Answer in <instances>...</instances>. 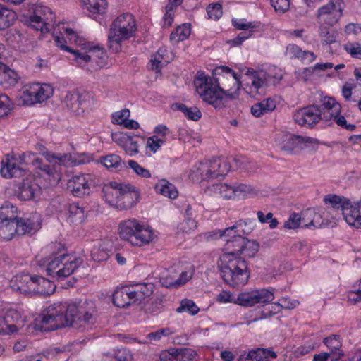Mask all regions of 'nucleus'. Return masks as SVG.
<instances>
[{
  "mask_svg": "<svg viewBox=\"0 0 361 361\" xmlns=\"http://www.w3.org/2000/svg\"><path fill=\"white\" fill-rule=\"evenodd\" d=\"M314 209H307L301 212V220L303 226L305 228L313 227Z\"/></svg>",
  "mask_w": 361,
  "mask_h": 361,
  "instance_id": "obj_58",
  "label": "nucleus"
},
{
  "mask_svg": "<svg viewBox=\"0 0 361 361\" xmlns=\"http://www.w3.org/2000/svg\"><path fill=\"white\" fill-rule=\"evenodd\" d=\"M235 197H247L250 195H256L257 190L252 185L240 183L234 185Z\"/></svg>",
  "mask_w": 361,
  "mask_h": 361,
  "instance_id": "obj_49",
  "label": "nucleus"
},
{
  "mask_svg": "<svg viewBox=\"0 0 361 361\" xmlns=\"http://www.w3.org/2000/svg\"><path fill=\"white\" fill-rule=\"evenodd\" d=\"M16 13L5 6L0 5V30L11 26L16 20Z\"/></svg>",
  "mask_w": 361,
  "mask_h": 361,
  "instance_id": "obj_42",
  "label": "nucleus"
},
{
  "mask_svg": "<svg viewBox=\"0 0 361 361\" xmlns=\"http://www.w3.org/2000/svg\"><path fill=\"white\" fill-rule=\"evenodd\" d=\"M130 111L128 109H123L115 111L111 115V122L114 124L122 126L128 129H137L140 127L139 123L133 119H129Z\"/></svg>",
  "mask_w": 361,
  "mask_h": 361,
  "instance_id": "obj_30",
  "label": "nucleus"
},
{
  "mask_svg": "<svg viewBox=\"0 0 361 361\" xmlns=\"http://www.w3.org/2000/svg\"><path fill=\"white\" fill-rule=\"evenodd\" d=\"M248 81L244 85L245 91L251 96L259 93L260 89L275 85L282 79L281 71L275 66H269L266 70L255 71L248 68L245 73Z\"/></svg>",
  "mask_w": 361,
  "mask_h": 361,
  "instance_id": "obj_8",
  "label": "nucleus"
},
{
  "mask_svg": "<svg viewBox=\"0 0 361 361\" xmlns=\"http://www.w3.org/2000/svg\"><path fill=\"white\" fill-rule=\"evenodd\" d=\"M82 6L89 12L91 18L97 20L107 8L106 0H80Z\"/></svg>",
  "mask_w": 361,
  "mask_h": 361,
  "instance_id": "obj_28",
  "label": "nucleus"
},
{
  "mask_svg": "<svg viewBox=\"0 0 361 361\" xmlns=\"http://www.w3.org/2000/svg\"><path fill=\"white\" fill-rule=\"evenodd\" d=\"M97 162L112 173L121 171L127 167L121 159H97Z\"/></svg>",
  "mask_w": 361,
  "mask_h": 361,
  "instance_id": "obj_46",
  "label": "nucleus"
},
{
  "mask_svg": "<svg viewBox=\"0 0 361 361\" xmlns=\"http://www.w3.org/2000/svg\"><path fill=\"white\" fill-rule=\"evenodd\" d=\"M323 45L329 47V51L333 54L340 47L339 42L337 41V35L327 32L326 35L322 39Z\"/></svg>",
  "mask_w": 361,
  "mask_h": 361,
  "instance_id": "obj_51",
  "label": "nucleus"
},
{
  "mask_svg": "<svg viewBox=\"0 0 361 361\" xmlns=\"http://www.w3.org/2000/svg\"><path fill=\"white\" fill-rule=\"evenodd\" d=\"M200 311V308L195 302L190 299H183L181 300L180 306L176 309L178 313L188 312L191 315L197 314Z\"/></svg>",
  "mask_w": 361,
  "mask_h": 361,
  "instance_id": "obj_47",
  "label": "nucleus"
},
{
  "mask_svg": "<svg viewBox=\"0 0 361 361\" xmlns=\"http://www.w3.org/2000/svg\"><path fill=\"white\" fill-rule=\"evenodd\" d=\"M193 274L194 268L192 265L188 266L185 270L181 272L180 274L178 273V287L183 284H185L188 281H189L192 277Z\"/></svg>",
  "mask_w": 361,
  "mask_h": 361,
  "instance_id": "obj_63",
  "label": "nucleus"
},
{
  "mask_svg": "<svg viewBox=\"0 0 361 361\" xmlns=\"http://www.w3.org/2000/svg\"><path fill=\"white\" fill-rule=\"evenodd\" d=\"M172 54L166 47H161L152 56L150 60L151 68L159 72L160 70L171 61H172Z\"/></svg>",
  "mask_w": 361,
  "mask_h": 361,
  "instance_id": "obj_33",
  "label": "nucleus"
},
{
  "mask_svg": "<svg viewBox=\"0 0 361 361\" xmlns=\"http://www.w3.org/2000/svg\"><path fill=\"white\" fill-rule=\"evenodd\" d=\"M178 271L174 267H170L163 270L159 276L161 285L166 288L178 287Z\"/></svg>",
  "mask_w": 361,
  "mask_h": 361,
  "instance_id": "obj_40",
  "label": "nucleus"
},
{
  "mask_svg": "<svg viewBox=\"0 0 361 361\" xmlns=\"http://www.w3.org/2000/svg\"><path fill=\"white\" fill-rule=\"evenodd\" d=\"M322 119L334 121L338 126L348 130H353L355 126L348 123L346 118L341 115V105L334 97L325 96L320 99Z\"/></svg>",
  "mask_w": 361,
  "mask_h": 361,
  "instance_id": "obj_13",
  "label": "nucleus"
},
{
  "mask_svg": "<svg viewBox=\"0 0 361 361\" xmlns=\"http://www.w3.org/2000/svg\"><path fill=\"white\" fill-rule=\"evenodd\" d=\"M36 327L41 331H50L66 326L91 327L97 321V310L93 304L84 302L76 303L59 302L49 306L36 319Z\"/></svg>",
  "mask_w": 361,
  "mask_h": 361,
  "instance_id": "obj_3",
  "label": "nucleus"
},
{
  "mask_svg": "<svg viewBox=\"0 0 361 361\" xmlns=\"http://www.w3.org/2000/svg\"><path fill=\"white\" fill-rule=\"evenodd\" d=\"M323 343L330 349L331 352L341 350L342 343L340 336L338 335H332L324 339Z\"/></svg>",
  "mask_w": 361,
  "mask_h": 361,
  "instance_id": "obj_53",
  "label": "nucleus"
},
{
  "mask_svg": "<svg viewBox=\"0 0 361 361\" xmlns=\"http://www.w3.org/2000/svg\"><path fill=\"white\" fill-rule=\"evenodd\" d=\"M298 305V300H291L289 298H281L278 302H274L275 312H279L281 309H293Z\"/></svg>",
  "mask_w": 361,
  "mask_h": 361,
  "instance_id": "obj_52",
  "label": "nucleus"
},
{
  "mask_svg": "<svg viewBox=\"0 0 361 361\" xmlns=\"http://www.w3.org/2000/svg\"><path fill=\"white\" fill-rule=\"evenodd\" d=\"M302 51L303 50L298 45L290 44L287 46L285 54L286 56L290 59H298L300 60Z\"/></svg>",
  "mask_w": 361,
  "mask_h": 361,
  "instance_id": "obj_62",
  "label": "nucleus"
},
{
  "mask_svg": "<svg viewBox=\"0 0 361 361\" xmlns=\"http://www.w3.org/2000/svg\"><path fill=\"white\" fill-rule=\"evenodd\" d=\"M113 302L118 307H126L136 304L130 286H125L116 290L113 294Z\"/></svg>",
  "mask_w": 361,
  "mask_h": 361,
  "instance_id": "obj_29",
  "label": "nucleus"
},
{
  "mask_svg": "<svg viewBox=\"0 0 361 361\" xmlns=\"http://www.w3.org/2000/svg\"><path fill=\"white\" fill-rule=\"evenodd\" d=\"M344 8L343 0H331L318 10V18L320 23L332 26L341 18Z\"/></svg>",
  "mask_w": 361,
  "mask_h": 361,
  "instance_id": "obj_14",
  "label": "nucleus"
},
{
  "mask_svg": "<svg viewBox=\"0 0 361 361\" xmlns=\"http://www.w3.org/2000/svg\"><path fill=\"white\" fill-rule=\"evenodd\" d=\"M219 237L226 242L224 254H230L243 257H253L259 250V244L255 241L241 236L239 233H233L231 235L225 236L224 230L219 231Z\"/></svg>",
  "mask_w": 361,
  "mask_h": 361,
  "instance_id": "obj_12",
  "label": "nucleus"
},
{
  "mask_svg": "<svg viewBox=\"0 0 361 361\" xmlns=\"http://www.w3.org/2000/svg\"><path fill=\"white\" fill-rule=\"evenodd\" d=\"M120 238L133 246L148 245L154 238L152 230L136 219L123 221L119 226Z\"/></svg>",
  "mask_w": 361,
  "mask_h": 361,
  "instance_id": "obj_9",
  "label": "nucleus"
},
{
  "mask_svg": "<svg viewBox=\"0 0 361 361\" xmlns=\"http://www.w3.org/2000/svg\"><path fill=\"white\" fill-rule=\"evenodd\" d=\"M345 65L339 63L336 66L331 62H319L315 63L313 66L306 68V71L309 72L312 76L317 78H325L326 79H331L338 78L343 79L344 73L342 71Z\"/></svg>",
  "mask_w": 361,
  "mask_h": 361,
  "instance_id": "obj_16",
  "label": "nucleus"
},
{
  "mask_svg": "<svg viewBox=\"0 0 361 361\" xmlns=\"http://www.w3.org/2000/svg\"><path fill=\"white\" fill-rule=\"evenodd\" d=\"M232 24L235 28L240 30L243 32H241L235 38L227 42V43L231 47H237L242 44L244 41L251 37L255 29L256 28L255 25L245 19H233Z\"/></svg>",
  "mask_w": 361,
  "mask_h": 361,
  "instance_id": "obj_19",
  "label": "nucleus"
},
{
  "mask_svg": "<svg viewBox=\"0 0 361 361\" xmlns=\"http://www.w3.org/2000/svg\"><path fill=\"white\" fill-rule=\"evenodd\" d=\"M126 187L116 206L118 209H128L131 208L136 204L138 199V193L135 190L133 185L126 184Z\"/></svg>",
  "mask_w": 361,
  "mask_h": 361,
  "instance_id": "obj_27",
  "label": "nucleus"
},
{
  "mask_svg": "<svg viewBox=\"0 0 361 361\" xmlns=\"http://www.w3.org/2000/svg\"><path fill=\"white\" fill-rule=\"evenodd\" d=\"M255 220H252L250 219L239 220L235 223V225L226 228L224 230V234L225 236L231 235L233 233H243L245 235H248L250 233L255 226Z\"/></svg>",
  "mask_w": 361,
  "mask_h": 361,
  "instance_id": "obj_35",
  "label": "nucleus"
},
{
  "mask_svg": "<svg viewBox=\"0 0 361 361\" xmlns=\"http://www.w3.org/2000/svg\"><path fill=\"white\" fill-rule=\"evenodd\" d=\"M300 136L288 132H281L276 137V145L283 151L288 153L300 150Z\"/></svg>",
  "mask_w": 361,
  "mask_h": 361,
  "instance_id": "obj_21",
  "label": "nucleus"
},
{
  "mask_svg": "<svg viewBox=\"0 0 361 361\" xmlns=\"http://www.w3.org/2000/svg\"><path fill=\"white\" fill-rule=\"evenodd\" d=\"M190 34V25L184 23L177 27L176 29L171 32L170 35V40L173 44L178 43L188 39Z\"/></svg>",
  "mask_w": 361,
  "mask_h": 361,
  "instance_id": "obj_45",
  "label": "nucleus"
},
{
  "mask_svg": "<svg viewBox=\"0 0 361 361\" xmlns=\"http://www.w3.org/2000/svg\"><path fill=\"white\" fill-rule=\"evenodd\" d=\"M19 318V314L15 310L7 312L4 317L0 316V336L16 332L19 329V324H18Z\"/></svg>",
  "mask_w": 361,
  "mask_h": 361,
  "instance_id": "obj_23",
  "label": "nucleus"
},
{
  "mask_svg": "<svg viewBox=\"0 0 361 361\" xmlns=\"http://www.w3.org/2000/svg\"><path fill=\"white\" fill-rule=\"evenodd\" d=\"M300 149H317L319 146V142L317 139L310 137L300 136Z\"/></svg>",
  "mask_w": 361,
  "mask_h": 361,
  "instance_id": "obj_56",
  "label": "nucleus"
},
{
  "mask_svg": "<svg viewBox=\"0 0 361 361\" xmlns=\"http://www.w3.org/2000/svg\"><path fill=\"white\" fill-rule=\"evenodd\" d=\"M218 268L224 281L230 286H242L250 277L247 263L244 257L230 254L221 255Z\"/></svg>",
  "mask_w": 361,
  "mask_h": 361,
  "instance_id": "obj_5",
  "label": "nucleus"
},
{
  "mask_svg": "<svg viewBox=\"0 0 361 361\" xmlns=\"http://www.w3.org/2000/svg\"><path fill=\"white\" fill-rule=\"evenodd\" d=\"M18 159H2L1 175L5 178L18 177L23 175V169Z\"/></svg>",
  "mask_w": 361,
  "mask_h": 361,
  "instance_id": "obj_31",
  "label": "nucleus"
},
{
  "mask_svg": "<svg viewBox=\"0 0 361 361\" xmlns=\"http://www.w3.org/2000/svg\"><path fill=\"white\" fill-rule=\"evenodd\" d=\"M13 104L6 94H0V118L8 116L12 109Z\"/></svg>",
  "mask_w": 361,
  "mask_h": 361,
  "instance_id": "obj_54",
  "label": "nucleus"
},
{
  "mask_svg": "<svg viewBox=\"0 0 361 361\" xmlns=\"http://www.w3.org/2000/svg\"><path fill=\"white\" fill-rule=\"evenodd\" d=\"M240 85L237 74L225 66L216 67L213 77L199 71L194 78V86L199 97L216 109H221L228 101L238 99Z\"/></svg>",
  "mask_w": 361,
  "mask_h": 361,
  "instance_id": "obj_2",
  "label": "nucleus"
},
{
  "mask_svg": "<svg viewBox=\"0 0 361 361\" xmlns=\"http://www.w3.org/2000/svg\"><path fill=\"white\" fill-rule=\"evenodd\" d=\"M41 193L40 186L32 178H27L19 186L18 198L21 200H30Z\"/></svg>",
  "mask_w": 361,
  "mask_h": 361,
  "instance_id": "obj_24",
  "label": "nucleus"
},
{
  "mask_svg": "<svg viewBox=\"0 0 361 361\" xmlns=\"http://www.w3.org/2000/svg\"><path fill=\"white\" fill-rule=\"evenodd\" d=\"M126 184L116 181L105 184L102 188L103 197L111 206L116 207Z\"/></svg>",
  "mask_w": 361,
  "mask_h": 361,
  "instance_id": "obj_22",
  "label": "nucleus"
},
{
  "mask_svg": "<svg viewBox=\"0 0 361 361\" xmlns=\"http://www.w3.org/2000/svg\"><path fill=\"white\" fill-rule=\"evenodd\" d=\"M302 223L301 214L293 213L287 221H285L283 227L288 229L298 228Z\"/></svg>",
  "mask_w": 361,
  "mask_h": 361,
  "instance_id": "obj_59",
  "label": "nucleus"
},
{
  "mask_svg": "<svg viewBox=\"0 0 361 361\" xmlns=\"http://www.w3.org/2000/svg\"><path fill=\"white\" fill-rule=\"evenodd\" d=\"M264 353H261L259 349L251 350L247 353L241 355L239 361H263Z\"/></svg>",
  "mask_w": 361,
  "mask_h": 361,
  "instance_id": "obj_60",
  "label": "nucleus"
},
{
  "mask_svg": "<svg viewBox=\"0 0 361 361\" xmlns=\"http://www.w3.org/2000/svg\"><path fill=\"white\" fill-rule=\"evenodd\" d=\"M82 263L81 258L65 253L59 254L53 252L52 255L47 257H36V264L39 267H46L47 274L58 281L71 275Z\"/></svg>",
  "mask_w": 361,
  "mask_h": 361,
  "instance_id": "obj_4",
  "label": "nucleus"
},
{
  "mask_svg": "<svg viewBox=\"0 0 361 361\" xmlns=\"http://www.w3.org/2000/svg\"><path fill=\"white\" fill-rule=\"evenodd\" d=\"M293 120L300 126L311 127L322 120L321 112L317 106H309L297 111L293 114Z\"/></svg>",
  "mask_w": 361,
  "mask_h": 361,
  "instance_id": "obj_17",
  "label": "nucleus"
},
{
  "mask_svg": "<svg viewBox=\"0 0 361 361\" xmlns=\"http://www.w3.org/2000/svg\"><path fill=\"white\" fill-rule=\"evenodd\" d=\"M274 299V292L269 289L253 290L240 293L236 304L244 307H252L257 303H269Z\"/></svg>",
  "mask_w": 361,
  "mask_h": 361,
  "instance_id": "obj_15",
  "label": "nucleus"
},
{
  "mask_svg": "<svg viewBox=\"0 0 361 361\" xmlns=\"http://www.w3.org/2000/svg\"><path fill=\"white\" fill-rule=\"evenodd\" d=\"M18 80L17 73L4 63H0V83L5 85H13Z\"/></svg>",
  "mask_w": 361,
  "mask_h": 361,
  "instance_id": "obj_43",
  "label": "nucleus"
},
{
  "mask_svg": "<svg viewBox=\"0 0 361 361\" xmlns=\"http://www.w3.org/2000/svg\"><path fill=\"white\" fill-rule=\"evenodd\" d=\"M157 192L167 197L170 199H175L178 197V190L176 187L166 180H159L155 185Z\"/></svg>",
  "mask_w": 361,
  "mask_h": 361,
  "instance_id": "obj_41",
  "label": "nucleus"
},
{
  "mask_svg": "<svg viewBox=\"0 0 361 361\" xmlns=\"http://www.w3.org/2000/svg\"><path fill=\"white\" fill-rule=\"evenodd\" d=\"M183 358V350L179 349L172 350V352H164L160 355L161 361H182Z\"/></svg>",
  "mask_w": 361,
  "mask_h": 361,
  "instance_id": "obj_55",
  "label": "nucleus"
},
{
  "mask_svg": "<svg viewBox=\"0 0 361 361\" xmlns=\"http://www.w3.org/2000/svg\"><path fill=\"white\" fill-rule=\"evenodd\" d=\"M171 109L173 111H180L188 119L193 121H199L202 117V112L196 106L188 107L180 103L172 104Z\"/></svg>",
  "mask_w": 361,
  "mask_h": 361,
  "instance_id": "obj_38",
  "label": "nucleus"
},
{
  "mask_svg": "<svg viewBox=\"0 0 361 361\" xmlns=\"http://www.w3.org/2000/svg\"><path fill=\"white\" fill-rule=\"evenodd\" d=\"M67 219L71 223L81 224L85 218V210L78 203L73 202L69 204L66 213Z\"/></svg>",
  "mask_w": 361,
  "mask_h": 361,
  "instance_id": "obj_39",
  "label": "nucleus"
},
{
  "mask_svg": "<svg viewBox=\"0 0 361 361\" xmlns=\"http://www.w3.org/2000/svg\"><path fill=\"white\" fill-rule=\"evenodd\" d=\"M164 144V140L157 136H152L147 139L146 141V152L149 156L156 153L161 145Z\"/></svg>",
  "mask_w": 361,
  "mask_h": 361,
  "instance_id": "obj_48",
  "label": "nucleus"
},
{
  "mask_svg": "<svg viewBox=\"0 0 361 361\" xmlns=\"http://www.w3.org/2000/svg\"><path fill=\"white\" fill-rule=\"evenodd\" d=\"M54 92V87L49 83H27L18 90L16 99L22 105L32 106L46 102L53 96Z\"/></svg>",
  "mask_w": 361,
  "mask_h": 361,
  "instance_id": "obj_10",
  "label": "nucleus"
},
{
  "mask_svg": "<svg viewBox=\"0 0 361 361\" xmlns=\"http://www.w3.org/2000/svg\"><path fill=\"white\" fill-rule=\"evenodd\" d=\"M34 281L35 290H33V293L39 295H48L53 293L54 287L51 281L39 276H35Z\"/></svg>",
  "mask_w": 361,
  "mask_h": 361,
  "instance_id": "obj_37",
  "label": "nucleus"
},
{
  "mask_svg": "<svg viewBox=\"0 0 361 361\" xmlns=\"http://www.w3.org/2000/svg\"><path fill=\"white\" fill-rule=\"evenodd\" d=\"M94 185L91 176L80 175L75 176L68 180V189L71 191L73 195L82 197L90 192L91 187Z\"/></svg>",
  "mask_w": 361,
  "mask_h": 361,
  "instance_id": "obj_18",
  "label": "nucleus"
},
{
  "mask_svg": "<svg viewBox=\"0 0 361 361\" xmlns=\"http://www.w3.org/2000/svg\"><path fill=\"white\" fill-rule=\"evenodd\" d=\"M209 18L216 20L222 15V6L219 3L209 4L207 8Z\"/></svg>",
  "mask_w": 361,
  "mask_h": 361,
  "instance_id": "obj_57",
  "label": "nucleus"
},
{
  "mask_svg": "<svg viewBox=\"0 0 361 361\" xmlns=\"http://www.w3.org/2000/svg\"><path fill=\"white\" fill-rule=\"evenodd\" d=\"M40 227V216L38 214H33L29 218H5L0 221V240H10L16 234H32Z\"/></svg>",
  "mask_w": 361,
  "mask_h": 361,
  "instance_id": "obj_7",
  "label": "nucleus"
},
{
  "mask_svg": "<svg viewBox=\"0 0 361 361\" xmlns=\"http://www.w3.org/2000/svg\"><path fill=\"white\" fill-rule=\"evenodd\" d=\"M324 202L326 204H329L338 216L342 214L345 207L350 205V200L343 196L329 194L324 197Z\"/></svg>",
  "mask_w": 361,
  "mask_h": 361,
  "instance_id": "obj_34",
  "label": "nucleus"
},
{
  "mask_svg": "<svg viewBox=\"0 0 361 361\" xmlns=\"http://www.w3.org/2000/svg\"><path fill=\"white\" fill-rule=\"evenodd\" d=\"M183 0H169V2L165 8V13L163 17L164 27H170L173 22V17L176 8Z\"/></svg>",
  "mask_w": 361,
  "mask_h": 361,
  "instance_id": "obj_44",
  "label": "nucleus"
},
{
  "mask_svg": "<svg viewBox=\"0 0 361 361\" xmlns=\"http://www.w3.org/2000/svg\"><path fill=\"white\" fill-rule=\"evenodd\" d=\"M136 304H140L142 300L149 297L154 292L152 283H140L130 286Z\"/></svg>",
  "mask_w": 361,
  "mask_h": 361,
  "instance_id": "obj_36",
  "label": "nucleus"
},
{
  "mask_svg": "<svg viewBox=\"0 0 361 361\" xmlns=\"http://www.w3.org/2000/svg\"><path fill=\"white\" fill-rule=\"evenodd\" d=\"M342 215L349 225L356 228L361 227V207L360 202L353 204L350 202V205L345 207Z\"/></svg>",
  "mask_w": 361,
  "mask_h": 361,
  "instance_id": "obj_32",
  "label": "nucleus"
},
{
  "mask_svg": "<svg viewBox=\"0 0 361 361\" xmlns=\"http://www.w3.org/2000/svg\"><path fill=\"white\" fill-rule=\"evenodd\" d=\"M199 164L197 170L202 176H205L204 179L224 177L232 167L250 170V162L243 161V159H232V164L228 159H202Z\"/></svg>",
  "mask_w": 361,
  "mask_h": 361,
  "instance_id": "obj_11",
  "label": "nucleus"
},
{
  "mask_svg": "<svg viewBox=\"0 0 361 361\" xmlns=\"http://www.w3.org/2000/svg\"><path fill=\"white\" fill-rule=\"evenodd\" d=\"M35 276L21 274L15 276L11 281V286L13 290L19 291L24 294L33 293L35 290Z\"/></svg>",
  "mask_w": 361,
  "mask_h": 361,
  "instance_id": "obj_25",
  "label": "nucleus"
},
{
  "mask_svg": "<svg viewBox=\"0 0 361 361\" xmlns=\"http://www.w3.org/2000/svg\"><path fill=\"white\" fill-rule=\"evenodd\" d=\"M65 159H35L33 165L42 172L49 176H53L54 178H59L60 174L63 170V161Z\"/></svg>",
  "mask_w": 361,
  "mask_h": 361,
  "instance_id": "obj_20",
  "label": "nucleus"
},
{
  "mask_svg": "<svg viewBox=\"0 0 361 361\" xmlns=\"http://www.w3.org/2000/svg\"><path fill=\"white\" fill-rule=\"evenodd\" d=\"M344 49L353 58L361 59V44L355 42H348L344 45Z\"/></svg>",
  "mask_w": 361,
  "mask_h": 361,
  "instance_id": "obj_61",
  "label": "nucleus"
},
{
  "mask_svg": "<svg viewBox=\"0 0 361 361\" xmlns=\"http://www.w3.org/2000/svg\"><path fill=\"white\" fill-rule=\"evenodd\" d=\"M280 102L279 97H269L262 101L255 103L251 107V114L255 117H261L262 116L272 112Z\"/></svg>",
  "mask_w": 361,
  "mask_h": 361,
  "instance_id": "obj_26",
  "label": "nucleus"
},
{
  "mask_svg": "<svg viewBox=\"0 0 361 361\" xmlns=\"http://www.w3.org/2000/svg\"><path fill=\"white\" fill-rule=\"evenodd\" d=\"M136 31V20L131 13H124L119 15L113 20L109 29V49L114 52L121 51L122 44L133 37Z\"/></svg>",
  "mask_w": 361,
  "mask_h": 361,
  "instance_id": "obj_6",
  "label": "nucleus"
},
{
  "mask_svg": "<svg viewBox=\"0 0 361 361\" xmlns=\"http://www.w3.org/2000/svg\"><path fill=\"white\" fill-rule=\"evenodd\" d=\"M109 252L110 250L99 245L97 247H94L91 251V256L94 261L99 262L105 261L108 259L109 256Z\"/></svg>",
  "mask_w": 361,
  "mask_h": 361,
  "instance_id": "obj_50",
  "label": "nucleus"
},
{
  "mask_svg": "<svg viewBox=\"0 0 361 361\" xmlns=\"http://www.w3.org/2000/svg\"><path fill=\"white\" fill-rule=\"evenodd\" d=\"M54 14L50 8L37 5L32 14L23 16L22 20L42 35L51 32L56 46L71 53L73 64L90 71L108 66V56L103 47L87 42L74 30L72 23L61 22L54 27Z\"/></svg>",
  "mask_w": 361,
  "mask_h": 361,
  "instance_id": "obj_1",
  "label": "nucleus"
},
{
  "mask_svg": "<svg viewBox=\"0 0 361 361\" xmlns=\"http://www.w3.org/2000/svg\"><path fill=\"white\" fill-rule=\"evenodd\" d=\"M130 137L131 135L129 134L121 131L114 132L111 134L113 141L122 147H123L126 144H128Z\"/></svg>",
  "mask_w": 361,
  "mask_h": 361,
  "instance_id": "obj_64",
  "label": "nucleus"
}]
</instances>
